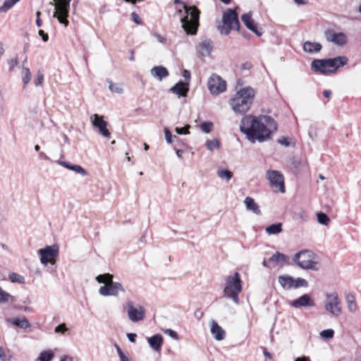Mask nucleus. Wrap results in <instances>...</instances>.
<instances>
[{
    "instance_id": "423d86ee",
    "label": "nucleus",
    "mask_w": 361,
    "mask_h": 361,
    "mask_svg": "<svg viewBox=\"0 0 361 361\" xmlns=\"http://www.w3.org/2000/svg\"><path fill=\"white\" fill-rule=\"evenodd\" d=\"M242 291V282L240 274L235 272L233 275L228 276L226 279V284L224 289V296L239 304L238 295Z\"/></svg>"
},
{
    "instance_id": "1a4fd4ad",
    "label": "nucleus",
    "mask_w": 361,
    "mask_h": 361,
    "mask_svg": "<svg viewBox=\"0 0 361 361\" xmlns=\"http://www.w3.org/2000/svg\"><path fill=\"white\" fill-rule=\"evenodd\" d=\"M71 0H54L55 11L54 17L65 27L68 25V17L69 16Z\"/></svg>"
},
{
    "instance_id": "2f4dec72",
    "label": "nucleus",
    "mask_w": 361,
    "mask_h": 361,
    "mask_svg": "<svg viewBox=\"0 0 361 361\" xmlns=\"http://www.w3.org/2000/svg\"><path fill=\"white\" fill-rule=\"evenodd\" d=\"M20 0H6L0 7V12L5 13L11 8Z\"/></svg>"
},
{
    "instance_id": "052dcab7",
    "label": "nucleus",
    "mask_w": 361,
    "mask_h": 361,
    "mask_svg": "<svg viewBox=\"0 0 361 361\" xmlns=\"http://www.w3.org/2000/svg\"><path fill=\"white\" fill-rule=\"evenodd\" d=\"M331 92L329 90H326L323 92V95L326 98H329L331 96Z\"/></svg>"
},
{
    "instance_id": "a878e982",
    "label": "nucleus",
    "mask_w": 361,
    "mask_h": 361,
    "mask_svg": "<svg viewBox=\"0 0 361 361\" xmlns=\"http://www.w3.org/2000/svg\"><path fill=\"white\" fill-rule=\"evenodd\" d=\"M294 279L288 275H282L279 276V283L285 289L293 288Z\"/></svg>"
},
{
    "instance_id": "49530a36",
    "label": "nucleus",
    "mask_w": 361,
    "mask_h": 361,
    "mask_svg": "<svg viewBox=\"0 0 361 361\" xmlns=\"http://www.w3.org/2000/svg\"><path fill=\"white\" fill-rule=\"evenodd\" d=\"M190 126L187 125L183 128H176L175 131L179 135H187L189 134V128Z\"/></svg>"
},
{
    "instance_id": "cd10ccee",
    "label": "nucleus",
    "mask_w": 361,
    "mask_h": 361,
    "mask_svg": "<svg viewBox=\"0 0 361 361\" xmlns=\"http://www.w3.org/2000/svg\"><path fill=\"white\" fill-rule=\"evenodd\" d=\"M7 322L13 324V325L18 326L22 329H27L30 326V324L28 322V320L24 317L23 319H20L18 318L15 319H8Z\"/></svg>"
},
{
    "instance_id": "4d7b16f0",
    "label": "nucleus",
    "mask_w": 361,
    "mask_h": 361,
    "mask_svg": "<svg viewBox=\"0 0 361 361\" xmlns=\"http://www.w3.org/2000/svg\"><path fill=\"white\" fill-rule=\"evenodd\" d=\"M116 350H117V353H118V355L121 359V360L123 358H125L126 356L124 355V353H123V351L121 350V349L119 348V346L118 345H116Z\"/></svg>"
},
{
    "instance_id": "4468645a",
    "label": "nucleus",
    "mask_w": 361,
    "mask_h": 361,
    "mask_svg": "<svg viewBox=\"0 0 361 361\" xmlns=\"http://www.w3.org/2000/svg\"><path fill=\"white\" fill-rule=\"evenodd\" d=\"M127 313L129 319L133 322H137L145 318V310L141 305L135 306L131 301L126 303Z\"/></svg>"
},
{
    "instance_id": "13d9d810",
    "label": "nucleus",
    "mask_w": 361,
    "mask_h": 361,
    "mask_svg": "<svg viewBox=\"0 0 361 361\" xmlns=\"http://www.w3.org/2000/svg\"><path fill=\"white\" fill-rule=\"evenodd\" d=\"M136 336H137V335L133 333H129L127 334V337H128L129 341L131 343L135 342Z\"/></svg>"
},
{
    "instance_id": "6e6d98bb",
    "label": "nucleus",
    "mask_w": 361,
    "mask_h": 361,
    "mask_svg": "<svg viewBox=\"0 0 361 361\" xmlns=\"http://www.w3.org/2000/svg\"><path fill=\"white\" fill-rule=\"evenodd\" d=\"M154 37L157 39V40L159 42L162 43V44H164L166 42V38L162 37L161 35H159V34H154Z\"/></svg>"
},
{
    "instance_id": "e433bc0d",
    "label": "nucleus",
    "mask_w": 361,
    "mask_h": 361,
    "mask_svg": "<svg viewBox=\"0 0 361 361\" xmlns=\"http://www.w3.org/2000/svg\"><path fill=\"white\" fill-rule=\"evenodd\" d=\"M219 141L217 139L208 140L206 142V147L209 151H213L214 148H219Z\"/></svg>"
},
{
    "instance_id": "f257e3e1",
    "label": "nucleus",
    "mask_w": 361,
    "mask_h": 361,
    "mask_svg": "<svg viewBox=\"0 0 361 361\" xmlns=\"http://www.w3.org/2000/svg\"><path fill=\"white\" fill-rule=\"evenodd\" d=\"M240 128L250 141L261 142L269 139L270 135L277 130V124L269 116L256 117L247 115L243 118Z\"/></svg>"
},
{
    "instance_id": "5fc2aeb1",
    "label": "nucleus",
    "mask_w": 361,
    "mask_h": 361,
    "mask_svg": "<svg viewBox=\"0 0 361 361\" xmlns=\"http://www.w3.org/2000/svg\"><path fill=\"white\" fill-rule=\"evenodd\" d=\"M58 163L61 166H63V167H65V168L72 171V168L73 166V164H71L70 163H68V162H66V161H59Z\"/></svg>"
},
{
    "instance_id": "5701e85b",
    "label": "nucleus",
    "mask_w": 361,
    "mask_h": 361,
    "mask_svg": "<svg viewBox=\"0 0 361 361\" xmlns=\"http://www.w3.org/2000/svg\"><path fill=\"white\" fill-rule=\"evenodd\" d=\"M322 47V44L319 42L306 41L303 44L304 51L310 54L319 52Z\"/></svg>"
},
{
    "instance_id": "79ce46f5",
    "label": "nucleus",
    "mask_w": 361,
    "mask_h": 361,
    "mask_svg": "<svg viewBox=\"0 0 361 361\" xmlns=\"http://www.w3.org/2000/svg\"><path fill=\"white\" fill-rule=\"evenodd\" d=\"M334 331L332 329H326L320 332V336L325 339H330L333 338Z\"/></svg>"
},
{
    "instance_id": "c9c22d12",
    "label": "nucleus",
    "mask_w": 361,
    "mask_h": 361,
    "mask_svg": "<svg viewBox=\"0 0 361 361\" xmlns=\"http://www.w3.org/2000/svg\"><path fill=\"white\" fill-rule=\"evenodd\" d=\"M317 221L322 225L327 226L330 222L329 217L323 212L317 213Z\"/></svg>"
},
{
    "instance_id": "a211bd4d",
    "label": "nucleus",
    "mask_w": 361,
    "mask_h": 361,
    "mask_svg": "<svg viewBox=\"0 0 361 361\" xmlns=\"http://www.w3.org/2000/svg\"><path fill=\"white\" fill-rule=\"evenodd\" d=\"M291 305L294 307L299 308L301 307H313L314 302L309 295L305 294L299 298L294 300Z\"/></svg>"
},
{
    "instance_id": "0e129e2a",
    "label": "nucleus",
    "mask_w": 361,
    "mask_h": 361,
    "mask_svg": "<svg viewBox=\"0 0 361 361\" xmlns=\"http://www.w3.org/2000/svg\"><path fill=\"white\" fill-rule=\"evenodd\" d=\"M42 20L40 19V18H37V19H36L37 26L39 27L42 26Z\"/></svg>"
},
{
    "instance_id": "680f3d73",
    "label": "nucleus",
    "mask_w": 361,
    "mask_h": 361,
    "mask_svg": "<svg viewBox=\"0 0 361 361\" xmlns=\"http://www.w3.org/2000/svg\"><path fill=\"white\" fill-rule=\"evenodd\" d=\"M183 75L185 79H189L190 78V73L187 70H184Z\"/></svg>"
},
{
    "instance_id": "9b49d317",
    "label": "nucleus",
    "mask_w": 361,
    "mask_h": 361,
    "mask_svg": "<svg viewBox=\"0 0 361 361\" xmlns=\"http://www.w3.org/2000/svg\"><path fill=\"white\" fill-rule=\"evenodd\" d=\"M207 87L212 94L218 95L226 90V82L219 75L213 73L208 80Z\"/></svg>"
},
{
    "instance_id": "dca6fc26",
    "label": "nucleus",
    "mask_w": 361,
    "mask_h": 361,
    "mask_svg": "<svg viewBox=\"0 0 361 361\" xmlns=\"http://www.w3.org/2000/svg\"><path fill=\"white\" fill-rule=\"evenodd\" d=\"M91 122L94 127L99 130V132L105 137H110V133L106 128L107 122L103 119V117L94 114L91 117Z\"/></svg>"
},
{
    "instance_id": "338daca9",
    "label": "nucleus",
    "mask_w": 361,
    "mask_h": 361,
    "mask_svg": "<svg viewBox=\"0 0 361 361\" xmlns=\"http://www.w3.org/2000/svg\"><path fill=\"white\" fill-rule=\"evenodd\" d=\"M61 361H73V358L70 357H65L64 358L61 359Z\"/></svg>"
},
{
    "instance_id": "603ef678",
    "label": "nucleus",
    "mask_w": 361,
    "mask_h": 361,
    "mask_svg": "<svg viewBox=\"0 0 361 361\" xmlns=\"http://www.w3.org/2000/svg\"><path fill=\"white\" fill-rule=\"evenodd\" d=\"M278 142L286 147H288L290 145L289 142L288 141V138L286 137H282L281 138L279 139Z\"/></svg>"
},
{
    "instance_id": "58836bf2",
    "label": "nucleus",
    "mask_w": 361,
    "mask_h": 361,
    "mask_svg": "<svg viewBox=\"0 0 361 361\" xmlns=\"http://www.w3.org/2000/svg\"><path fill=\"white\" fill-rule=\"evenodd\" d=\"M9 299H11L12 302L13 301V296H11L8 293L1 290H0V303L8 302L9 300Z\"/></svg>"
},
{
    "instance_id": "412c9836",
    "label": "nucleus",
    "mask_w": 361,
    "mask_h": 361,
    "mask_svg": "<svg viewBox=\"0 0 361 361\" xmlns=\"http://www.w3.org/2000/svg\"><path fill=\"white\" fill-rule=\"evenodd\" d=\"M172 93L178 94L179 97H185L188 92V87H186L185 84L180 81L177 82L173 87L170 89Z\"/></svg>"
},
{
    "instance_id": "69168bd1",
    "label": "nucleus",
    "mask_w": 361,
    "mask_h": 361,
    "mask_svg": "<svg viewBox=\"0 0 361 361\" xmlns=\"http://www.w3.org/2000/svg\"><path fill=\"white\" fill-rule=\"evenodd\" d=\"M294 1L299 5H304L306 4L305 0H294Z\"/></svg>"
},
{
    "instance_id": "20e7f679",
    "label": "nucleus",
    "mask_w": 361,
    "mask_h": 361,
    "mask_svg": "<svg viewBox=\"0 0 361 361\" xmlns=\"http://www.w3.org/2000/svg\"><path fill=\"white\" fill-rule=\"evenodd\" d=\"M345 56H337L333 59H314L311 64L312 69L323 74L335 73L338 68L347 64Z\"/></svg>"
},
{
    "instance_id": "ddd939ff",
    "label": "nucleus",
    "mask_w": 361,
    "mask_h": 361,
    "mask_svg": "<svg viewBox=\"0 0 361 361\" xmlns=\"http://www.w3.org/2000/svg\"><path fill=\"white\" fill-rule=\"evenodd\" d=\"M38 253L40 255V262L43 265L48 263L55 264V258L59 255V249L56 246L47 245L44 248L39 249Z\"/></svg>"
},
{
    "instance_id": "bf43d9fd",
    "label": "nucleus",
    "mask_w": 361,
    "mask_h": 361,
    "mask_svg": "<svg viewBox=\"0 0 361 361\" xmlns=\"http://www.w3.org/2000/svg\"><path fill=\"white\" fill-rule=\"evenodd\" d=\"M0 361H6V355L5 354L2 347L0 346Z\"/></svg>"
},
{
    "instance_id": "473e14b6",
    "label": "nucleus",
    "mask_w": 361,
    "mask_h": 361,
    "mask_svg": "<svg viewBox=\"0 0 361 361\" xmlns=\"http://www.w3.org/2000/svg\"><path fill=\"white\" fill-rule=\"evenodd\" d=\"M109 83V89L111 90V92L117 93V94H121L123 92L122 85L118 83H114L111 81H107Z\"/></svg>"
},
{
    "instance_id": "864d4df0",
    "label": "nucleus",
    "mask_w": 361,
    "mask_h": 361,
    "mask_svg": "<svg viewBox=\"0 0 361 361\" xmlns=\"http://www.w3.org/2000/svg\"><path fill=\"white\" fill-rule=\"evenodd\" d=\"M39 35L42 37L44 42H47L49 39L48 35L44 30H39L38 32Z\"/></svg>"
},
{
    "instance_id": "39448f33",
    "label": "nucleus",
    "mask_w": 361,
    "mask_h": 361,
    "mask_svg": "<svg viewBox=\"0 0 361 361\" xmlns=\"http://www.w3.org/2000/svg\"><path fill=\"white\" fill-rule=\"evenodd\" d=\"M113 275L110 274H104L98 275L96 280L99 283H104L99 289V293L103 296L118 295L119 292L126 293V289L121 283L113 281Z\"/></svg>"
},
{
    "instance_id": "37998d69",
    "label": "nucleus",
    "mask_w": 361,
    "mask_h": 361,
    "mask_svg": "<svg viewBox=\"0 0 361 361\" xmlns=\"http://www.w3.org/2000/svg\"><path fill=\"white\" fill-rule=\"evenodd\" d=\"M44 80V75L40 71H37V75L35 77L34 82L36 86L41 85Z\"/></svg>"
},
{
    "instance_id": "aec40b11",
    "label": "nucleus",
    "mask_w": 361,
    "mask_h": 361,
    "mask_svg": "<svg viewBox=\"0 0 361 361\" xmlns=\"http://www.w3.org/2000/svg\"><path fill=\"white\" fill-rule=\"evenodd\" d=\"M211 333L216 341H221L225 338L224 330L214 320L211 322Z\"/></svg>"
},
{
    "instance_id": "c03bdc74",
    "label": "nucleus",
    "mask_w": 361,
    "mask_h": 361,
    "mask_svg": "<svg viewBox=\"0 0 361 361\" xmlns=\"http://www.w3.org/2000/svg\"><path fill=\"white\" fill-rule=\"evenodd\" d=\"M68 331V329L66 327L65 323L61 324L56 326L54 329V332L56 334L61 333L64 334L66 332Z\"/></svg>"
},
{
    "instance_id": "a18cd8bd",
    "label": "nucleus",
    "mask_w": 361,
    "mask_h": 361,
    "mask_svg": "<svg viewBox=\"0 0 361 361\" xmlns=\"http://www.w3.org/2000/svg\"><path fill=\"white\" fill-rule=\"evenodd\" d=\"M72 171L82 175V176H87V171L80 165H73Z\"/></svg>"
},
{
    "instance_id": "f8f14e48",
    "label": "nucleus",
    "mask_w": 361,
    "mask_h": 361,
    "mask_svg": "<svg viewBox=\"0 0 361 361\" xmlns=\"http://www.w3.org/2000/svg\"><path fill=\"white\" fill-rule=\"evenodd\" d=\"M266 177L272 188L276 189L282 193L285 192L284 178L280 171L268 170L266 173Z\"/></svg>"
},
{
    "instance_id": "6e6552de",
    "label": "nucleus",
    "mask_w": 361,
    "mask_h": 361,
    "mask_svg": "<svg viewBox=\"0 0 361 361\" xmlns=\"http://www.w3.org/2000/svg\"><path fill=\"white\" fill-rule=\"evenodd\" d=\"M293 261L300 267L304 269L318 270V262L315 261V255L313 252L305 250L296 253Z\"/></svg>"
},
{
    "instance_id": "ea45409f",
    "label": "nucleus",
    "mask_w": 361,
    "mask_h": 361,
    "mask_svg": "<svg viewBox=\"0 0 361 361\" xmlns=\"http://www.w3.org/2000/svg\"><path fill=\"white\" fill-rule=\"evenodd\" d=\"M307 282L305 279L302 278H298L297 279H294L293 287L299 288V287H307Z\"/></svg>"
},
{
    "instance_id": "0eeeda50",
    "label": "nucleus",
    "mask_w": 361,
    "mask_h": 361,
    "mask_svg": "<svg viewBox=\"0 0 361 361\" xmlns=\"http://www.w3.org/2000/svg\"><path fill=\"white\" fill-rule=\"evenodd\" d=\"M240 22L237 12L231 8L227 9L222 16V25L218 26L221 35H228L231 30H239Z\"/></svg>"
},
{
    "instance_id": "8fccbe9b",
    "label": "nucleus",
    "mask_w": 361,
    "mask_h": 361,
    "mask_svg": "<svg viewBox=\"0 0 361 361\" xmlns=\"http://www.w3.org/2000/svg\"><path fill=\"white\" fill-rule=\"evenodd\" d=\"M131 16H132V19H133V20L136 24H138V25L142 24L141 19H140V16H138V14H137V13H135V12H133V13H132V14H131Z\"/></svg>"
},
{
    "instance_id": "c756f323",
    "label": "nucleus",
    "mask_w": 361,
    "mask_h": 361,
    "mask_svg": "<svg viewBox=\"0 0 361 361\" xmlns=\"http://www.w3.org/2000/svg\"><path fill=\"white\" fill-rule=\"evenodd\" d=\"M265 230L269 235L279 234L282 231V224H273L267 226Z\"/></svg>"
},
{
    "instance_id": "09e8293b",
    "label": "nucleus",
    "mask_w": 361,
    "mask_h": 361,
    "mask_svg": "<svg viewBox=\"0 0 361 361\" xmlns=\"http://www.w3.org/2000/svg\"><path fill=\"white\" fill-rule=\"evenodd\" d=\"M164 135H165L166 142L168 143H171L172 142V135H171V133L167 128L164 129Z\"/></svg>"
},
{
    "instance_id": "a19ab883",
    "label": "nucleus",
    "mask_w": 361,
    "mask_h": 361,
    "mask_svg": "<svg viewBox=\"0 0 361 361\" xmlns=\"http://www.w3.org/2000/svg\"><path fill=\"white\" fill-rule=\"evenodd\" d=\"M212 128L213 123L212 122H203L200 126L201 130L205 133L211 132Z\"/></svg>"
},
{
    "instance_id": "6ab92c4d",
    "label": "nucleus",
    "mask_w": 361,
    "mask_h": 361,
    "mask_svg": "<svg viewBox=\"0 0 361 361\" xmlns=\"http://www.w3.org/2000/svg\"><path fill=\"white\" fill-rule=\"evenodd\" d=\"M245 208L247 211L257 215H262L259 206L255 202L252 197H247L243 201Z\"/></svg>"
},
{
    "instance_id": "de8ad7c7",
    "label": "nucleus",
    "mask_w": 361,
    "mask_h": 361,
    "mask_svg": "<svg viewBox=\"0 0 361 361\" xmlns=\"http://www.w3.org/2000/svg\"><path fill=\"white\" fill-rule=\"evenodd\" d=\"M164 333L166 334H167L168 336H169L170 337H171L176 340H178V335L173 330L168 329L164 330Z\"/></svg>"
},
{
    "instance_id": "774afa93",
    "label": "nucleus",
    "mask_w": 361,
    "mask_h": 361,
    "mask_svg": "<svg viewBox=\"0 0 361 361\" xmlns=\"http://www.w3.org/2000/svg\"><path fill=\"white\" fill-rule=\"evenodd\" d=\"M295 361H310L308 358L304 357L302 359L297 358Z\"/></svg>"
},
{
    "instance_id": "7c9ffc66",
    "label": "nucleus",
    "mask_w": 361,
    "mask_h": 361,
    "mask_svg": "<svg viewBox=\"0 0 361 361\" xmlns=\"http://www.w3.org/2000/svg\"><path fill=\"white\" fill-rule=\"evenodd\" d=\"M21 76L25 87L31 80V73L30 69L28 68L24 67L23 66L21 72Z\"/></svg>"
},
{
    "instance_id": "f03ea898",
    "label": "nucleus",
    "mask_w": 361,
    "mask_h": 361,
    "mask_svg": "<svg viewBox=\"0 0 361 361\" xmlns=\"http://www.w3.org/2000/svg\"><path fill=\"white\" fill-rule=\"evenodd\" d=\"M254 97L255 90L252 88L244 87L237 92L230 99L229 104L234 112L244 114L250 109Z\"/></svg>"
},
{
    "instance_id": "f3484780",
    "label": "nucleus",
    "mask_w": 361,
    "mask_h": 361,
    "mask_svg": "<svg viewBox=\"0 0 361 361\" xmlns=\"http://www.w3.org/2000/svg\"><path fill=\"white\" fill-rule=\"evenodd\" d=\"M241 20L247 28L256 34L257 36H261L262 35L261 29L257 28V25L255 24L253 20L252 19V13L250 12L243 14L241 16Z\"/></svg>"
},
{
    "instance_id": "72a5a7b5",
    "label": "nucleus",
    "mask_w": 361,
    "mask_h": 361,
    "mask_svg": "<svg viewBox=\"0 0 361 361\" xmlns=\"http://www.w3.org/2000/svg\"><path fill=\"white\" fill-rule=\"evenodd\" d=\"M217 174L220 178L226 179V181H229L233 176V173L227 169L219 170Z\"/></svg>"
},
{
    "instance_id": "4c0bfd02",
    "label": "nucleus",
    "mask_w": 361,
    "mask_h": 361,
    "mask_svg": "<svg viewBox=\"0 0 361 361\" xmlns=\"http://www.w3.org/2000/svg\"><path fill=\"white\" fill-rule=\"evenodd\" d=\"M54 355L50 351H43L40 353L39 360L40 361H51Z\"/></svg>"
},
{
    "instance_id": "4be33fe9",
    "label": "nucleus",
    "mask_w": 361,
    "mask_h": 361,
    "mask_svg": "<svg viewBox=\"0 0 361 361\" xmlns=\"http://www.w3.org/2000/svg\"><path fill=\"white\" fill-rule=\"evenodd\" d=\"M147 341H148L150 347L153 350H154L156 351H159V350H160L161 345H162L163 338L160 334H156L152 337L148 338Z\"/></svg>"
},
{
    "instance_id": "3c124183",
    "label": "nucleus",
    "mask_w": 361,
    "mask_h": 361,
    "mask_svg": "<svg viewBox=\"0 0 361 361\" xmlns=\"http://www.w3.org/2000/svg\"><path fill=\"white\" fill-rule=\"evenodd\" d=\"M19 63L18 60L17 58L12 59L8 61V64L10 66V70L12 71L13 68L16 66H18Z\"/></svg>"
},
{
    "instance_id": "bb28decb",
    "label": "nucleus",
    "mask_w": 361,
    "mask_h": 361,
    "mask_svg": "<svg viewBox=\"0 0 361 361\" xmlns=\"http://www.w3.org/2000/svg\"><path fill=\"white\" fill-rule=\"evenodd\" d=\"M287 259V257L279 252H276L274 255H272L269 259L268 262L269 263H272L274 266H277L280 263L286 262Z\"/></svg>"
},
{
    "instance_id": "2eb2a0df",
    "label": "nucleus",
    "mask_w": 361,
    "mask_h": 361,
    "mask_svg": "<svg viewBox=\"0 0 361 361\" xmlns=\"http://www.w3.org/2000/svg\"><path fill=\"white\" fill-rule=\"evenodd\" d=\"M324 36L328 42L338 46H343L347 43V37L343 32H336L333 30L329 29L324 32Z\"/></svg>"
},
{
    "instance_id": "393cba45",
    "label": "nucleus",
    "mask_w": 361,
    "mask_h": 361,
    "mask_svg": "<svg viewBox=\"0 0 361 361\" xmlns=\"http://www.w3.org/2000/svg\"><path fill=\"white\" fill-rule=\"evenodd\" d=\"M198 51L202 56H208L212 50V42L209 40H204L199 44Z\"/></svg>"
},
{
    "instance_id": "c85d7f7f",
    "label": "nucleus",
    "mask_w": 361,
    "mask_h": 361,
    "mask_svg": "<svg viewBox=\"0 0 361 361\" xmlns=\"http://www.w3.org/2000/svg\"><path fill=\"white\" fill-rule=\"evenodd\" d=\"M345 300L348 310L351 312H355L357 310V304L354 295L351 293H347L345 295Z\"/></svg>"
},
{
    "instance_id": "9d476101",
    "label": "nucleus",
    "mask_w": 361,
    "mask_h": 361,
    "mask_svg": "<svg viewBox=\"0 0 361 361\" xmlns=\"http://www.w3.org/2000/svg\"><path fill=\"white\" fill-rule=\"evenodd\" d=\"M325 310L335 317L342 314L341 301L336 293H327L325 300Z\"/></svg>"
},
{
    "instance_id": "f704fd0d",
    "label": "nucleus",
    "mask_w": 361,
    "mask_h": 361,
    "mask_svg": "<svg viewBox=\"0 0 361 361\" xmlns=\"http://www.w3.org/2000/svg\"><path fill=\"white\" fill-rule=\"evenodd\" d=\"M8 278H9L10 281L13 283H20V284H23L25 283L24 277L18 274H16V273H11L8 275Z\"/></svg>"
},
{
    "instance_id": "7ed1b4c3",
    "label": "nucleus",
    "mask_w": 361,
    "mask_h": 361,
    "mask_svg": "<svg viewBox=\"0 0 361 361\" xmlns=\"http://www.w3.org/2000/svg\"><path fill=\"white\" fill-rule=\"evenodd\" d=\"M174 3L183 4V8L186 13L185 17L180 18L182 27L187 34H196L197 27L199 25L200 11L196 6H188L180 0H175Z\"/></svg>"
},
{
    "instance_id": "e2e57ef3",
    "label": "nucleus",
    "mask_w": 361,
    "mask_h": 361,
    "mask_svg": "<svg viewBox=\"0 0 361 361\" xmlns=\"http://www.w3.org/2000/svg\"><path fill=\"white\" fill-rule=\"evenodd\" d=\"M263 353H264V355L267 357V358H271V355L269 352H268L266 349L264 350L263 351Z\"/></svg>"
},
{
    "instance_id": "b1692460",
    "label": "nucleus",
    "mask_w": 361,
    "mask_h": 361,
    "mask_svg": "<svg viewBox=\"0 0 361 361\" xmlns=\"http://www.w3.org/2000/svg\"><path fill=\"white\" fill-rule=\"evenodd\" d=\"M151 74L161 81L164 78L169 75V72L167 69L163 66H155L152 68Z\"/></svg>"
}]
</instances>
